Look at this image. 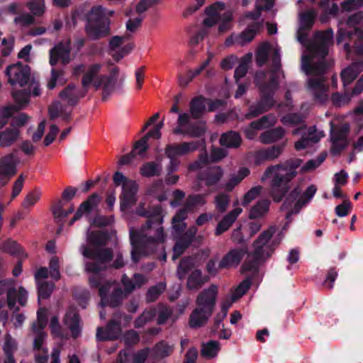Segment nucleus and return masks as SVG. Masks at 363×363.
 <instances>
[{
    "label": "nucleus",
    "mask_w": 363,
    "mask_h": 363,
    "mask_svg": "<svg viewBox=\"0 0 363 363\" xmlns=\"http://www.w3.org/2000/svg\"><path fill=\"white\" fill-rule=\"evenodd\" d=\"M4 292L7 293V303L11 310L18 311V308L15 307L17 298L21 305L26 304L28 298L27 291L21 286L16 290L13 281H0V295Z\"/></svg>",
    "instance_id": "obj_17"
},
{
    "label": "nucleus",
    "mask_w": 363,
    "mask_h": 363,
    "mask_svg": "<svg viewBox=\"0 0 363 363\" xmlns=\"http://www.w3.org/2000/svg\"><path fill=\"white\" fill-rule=\"evenodd\" d=\"M272 54V60L274 70L272 74L270 82L265 84L267 74L260 71L255 75V82L262 94L261 100L256 104H252L249 108L248 113L245 115L247 118H252L268 111L274 106V101L272 95L278 86L277 79L279 78L282 73L279 70L281 66L280 48L277 46H272L268 43L261 44L255 55L256 63L258 66H262L267 60L269 55Z\"/></svg>",
    "instance_id": "obj_5"
},
{
    "label": "nucleus",
    "mask_w": 363,
    "mask_h": 363,
    "mask_svg": "<svg viewBox=\"0 0 363 363\" xmlns=\"http://www.w3.org/2000/svg\"><path fill=\"white\" fill-rule=\"evenodd\" d=\"M250 285L251 281L249 279L242 281L232 293L231 296L233 298V300L237 301L242 297L248 291Z\"/></svg>",
    "instance_id": "obj_55"
},
{
    "label": "nucleus",
    "mask_w": 363,
    "mask_h": 363,
    "mask_svg": "<svg viewBox=\"0 0 363 363\" xmlns=\"http://www.w3.org/2000/svg\"><path fill=\"white\" fill-rule=\"evenodd\" d=\"M155 310V315L158 314L157 323L160 325L164 324L168 318H170L172 322L177 319V316L174 317L172 315V311L166 306H160Z\"/></svg>",
    "instance_id": "obj_48"
},
{
    "label": "nucleus",
    "mask_w": 363,
    "mask_h": 363,
    "mask_svg": "<svg viewBox=\"0 0 363 363\" xmlns=\"http://www.w3.org/2000/svg\"><path fill=\"white\" fill-rule=\"evenodd\" d=\"M28 6L32 13L35 16L42 15L45 10L44 0H32Z\"/></svg>",
    "instance_id": "obj_61"
},
{
    "label": "nucleus",
    "mask_w": 363,
    "mask_h": 363,
    "mask_svg": "<svg viewBox=\"0 0 363 363\" xmlns=\"http://www.w3.org/2000/svg\"><path fill=\"white\" fill-rule=\"evenodd\" d=\"M363 70V63L354 62L342 69L341 72V78L343 85L345 86L353 82L359 73Z\"/></svg>",
    "instance_id": "obj_31"
},
{
    "label": "nucleus",
    "mask_w": 363,
    "mask_h": 363,
    "mask_svg": "<svg viewBox=\"0 0 363 363\" xmlns=\"http://www.w3.org/2000/svg\"><path fill=\"white\" fill-rule=\"evenodd\" d=\"M247 252L246 247L232 249L222 258L218 267L225 269L237 267Z\"/></svg>",
    "instance_id": "obj_22"
},
{
    "label": "nucleus",
    "mask_w": 363,
    "mask_h": 363,
    "mask_svg": "<svg viewBox=\"0 0 363 363\" xmlns=\"http://www.w3.org/2000/svg\"><path fill=\"white\" fill-rule=\"evenodd\" d=\"M276 123L277 117L273 114H268L257 121H254L253 125H257L258 129L263 130L273 127Z\"/></svg>",
    "instance_id": "obj_49"
},
{
    "label": "nucleus",
    "mask_w": 363,
    "mask_h": 363,
    "mask_svg": "<svg viewBox=\"0 0 363 363\" xmlns=\"http://www.w3.org/2000/svg\"><path fill=\"white\" fill-rule=\"evenodd\" d=\"M113 13V11H106L101 6H94L87 16L86 30L88 36L91 39H98L108 35L110 32L108 17Z\"/></svg>",
    "instance_id": "obj_13"
},
{
    "label": "nucleus",
    "mask_w": 363,
    "mask_h": 363,
    "mask_svg": "<svg viewBox=\"0 0 363 363\" xmlns=\"http://www.w3.org/2000/svg\"><path fill=\"white\" fill-rule=\"evenodd\" d=\"M74 206H72L67 211H64L62 209V204L61 201L55 205L52 208V213L55 219H57L59 221L66 218L68 215L74 212Z\"/></svg>",
    "instance_id": "obj_56"
},
{
    "label": "nucleus",
    "mask_w": 363,
    "mask_h": 363,
    "mask_svg": "<svg viewBox=\"0 0 363 363\" xmlns=\"http://www.w3.org/2000/svg\"><path fill=\"white\" fill-rule=\"evenodd\" d=\"M86 91L85 89L83 91H79L76 89L75 85L69 84L60 93V96L68 104L73 105L79 98L84 96Z\"/></svg>",
    "instance_id": "obj_36"
},
{
    "label": "nucleus",
    "mask_w": 363,
    "mask_h": 363,
    "mask_svg": "<svg viewBox=\"0 0 363 363\" xmlns=\"http://www.w3.org/2000/svg\"><path fill=\"white\" fill-rule=\"evenodd\" d=\"M240 135L234 131H230L222 135L220 143L223 146L231 148H237L241 143Z\"/></svg>",
    "instance_id": "obj_40"
},
{
    "label": "nucleus",
    "mask_w": 363,
    "mask_h": 363,
    "mask_svg": "<svg viewBox=\"0 0 363 363\" xmlns=\"http://www.w3.org/2000/svg\"><path fill=\"white\" fill-rule=\"evenodd\" d=\"M206 203L204 195L196 194L188 196L183 208L180 209L172 218V234L177 238L186 229V224L184 220L189 213L197 206H203Z\"/></svg>",
    "instance_id": "obj_16"
},
{
    "label": "nucleus",
    "mask_w": 363,
    "mask_h": 363,
    "mask_svg": "<svg viewBox=\"0 0 363 363\" xmlns=\"http://www.w3.org/2000/svg\"><path fill=\"white\" fill-rule=\"evenodd\" d=\"M206 100L203 96L194 98L190 102V114L187 112H181L178 115L177 126L172 130L175 135H182L190 138H197L202 135L206 131V125L200 121L191 123L193 118H200L206 111Z\"/></svg>",
    "instance_id": "obj_6"
},
{
    "label": "nucleus",
    "mask_w": 363,
    "mask_h": 363,
    "mask_svg": "<svg viewBox=\"0 0 363 363\" xmlns=\"http://www.w3.org/2000/svg\"><path fill=\"white\" fill-rule=\"evenodd\" d=\"M101 65L94 64L90 65H79L74 69L75 75L83 74L82 84L83 89L86 90L90 86L96 89H103V99L107 98L113 91L117 82L118 69H112L110 75H99Z\"/></svg>",
    "instance_id": "obj_7"
},
{
    "label": "nucleus",
    "mask_w": 363,
    "mask_h": 363,
    "mask_svg": "<svg viewBox=\"0 0 363 363\" xmlns=\"http://www.w3.org/2000/svg\"><path fill=\"white\" fill-rule=\"evenodd\" d=\"M140 172L145 177H153L159 176L162 172L161 162H147L140 168Z\"/></svg>",
    "instance_id": "obj_38"
},
{
    "label": "nucleus",
    "mask_w": 363,
    "mask_h": 363,
    "mask_svg": "<svg viewBox=\"0 0 363 363\" xmlns=\"http://www.w3.org/2000/svg\"><path fill=\"white\" fill-rule=\"evenodd\" d=\"M325 157V154H321L318 157L308 160L305 164L301 166V172H308L315 170L324 162Z\"/></svg>",
    "instance_id": "obj_51"
},
{
    "label": "nucleus",
    "mask_w": 363,
    "mask_h": 363,
    "mask_svg": "<svg viewBox=\"0 0 363 363\" xmlns=\"http://www.w3.org/2000/svg\"><path fill=\"white\" fill-rule=\"evenodd\" d=\"M241 208H235L227 214L221 221H220L216 229V235H219L226 231L237 219L238 216L242 213Z\"/></svg>",
    "instance_id": "obj_33"
},
{
    "label": "nucleus",
    "mask_w": 363,
    "mask_h": 363,
    "mask_svg": "<svg viewBox=\"0 0 363 363\" xmlns=\"http://www.w3.org/2000/svg\"><path fill=\"white\" fill-rule=\"evenodd\" d=\"M301 163V160L296 159L291 168L283 164L270 166L261 177L262 182L270 181V195L275 201H279L286 196L281 210L286 211V219L292 214L297 213L313 199L317 191L316 186L311 184L303 194L299 187H294L286 194L291 189L290 181L296 175L294 169L300 167Z\"/></svg>",
    "instance_id": "obj_2"
},
{
    "label": "nucleus",
    "mask_w": 363,
    "mask_h": 363,
    "mask_svg": "<svg viewBox=\"0 0 363 363\" xmlns=\"http://www.w3.org/2000/svg\"><path fill=\"white\" fill-rule=\"evenodd\" d=\"M230 198L227 194L221 193L215 197V204L216 209L223 213L229 205Z\"/></svg>",
    "instance_id": "obj_57"
},
{
    "label": "nucleus",
    "mask_w": 363,
    "mask_h": 363,
    "mask_svg": "<svg viewBox=\"0 0 363 363\" xmlns=\"http://www.w3.org/2000/svg\"><path fill=\"white\" fill-rule=\"evenodd\" d=\"M363 23V13L359 12L350 16L346 22L338 24L337 44L343 43L344 50L348 54L351 47L358 54L363 53V29L359 26Z\"/></svg>",
    "instance_id": "obj_8"
},
{
    "label": "nucleus",
    "mask_w": 363,
    "mask_h": 363,
    "mask_svg": "<svg viewBox=\"0 0 363 363\" xmlns=\"http://www.w3.org/2000/svg\"><path fill=\"white\" fill-rule=\"evenodd\" d=\"M284 135L285 130L283 128L278 127L262 133L259 140L261 143L265 145L274 143L281 140Z\"/></svg>",
    "instance_id": "obj_34"
},
{
    "label": "nucleus",
    "mask_w": 363,
    "mask_h": 363,
    "mask_svg": "<svg viewBox=\"0 0 363 363\" xmlns=\"http://www.w3.org/2000/svg\"><path fill=\"white\" fill-rule=\"evenodd\" d=\"M147 194L156 198L160 201L167 199V191L162 180L153 182L147 189Z\"/></svg>",
    "instance_id": "obj_37"
},
{
    "label": "nucleus",
    "mask_w": 363,
    "mask_h": 363,
    "mask_svg": "<svg viewBox=\"0 0 363 363\" xmlns=\"http://www.w3.org/2000/svg\"><path fill=\"white\" fill-rule=\"evenodd\" d=\"M174 350V345L165 341H161L152 349V355L156 359H161L169 356Z\"/></svg>",
    "instance_id": "obj_39"
},
{
    "label": "nucleus",
    "mask_w": 363,
    "mask_h": 363,
    "mask_svg": "<svg viewBox=\"0 0 363 363\" xmlns=\"http://www.w3.org/2000/svg\"><path fill=\"white\" fill-rule=\"evenodd\" d=\"M135 213L141 216L152 217L139 230L133 227L129 228L132 246L131 259L136 263L143 257L155 252L164 242L166 235L162 226L163 216L160 206L156 207L153 213H149L141 206Z\"/></svg>",
    "instance_id": "obj_4"
},
{
    "label": "nucleus",
    "mask_w": 363,
    "mask_h": 363,
    "mask_svg": "<svg viewBox=\"0 0 363 363\" xmlns=\"http://www.w3.org/2000/svg\"><path fill=\"white\" fill-rule=\"evenodd\" d=\"M18 161L16 156L11 153L0 160V177L10 178L17 172Z\"/></svg>",
    "instance_id": "obj_27"
},
{
    "label": "nucleus",
    "mask_w": 363,
    "mask_h": 363,
    "mask_svg": "<svg viewBox=\"0 0 363 363\" xmlns=\"http://www.w3.org/2000/svg\"><path fill=\"white\" fill-rule=\"evenodd\" d=\"M218 294V288L211 285L203 290L196 300V307L191 312L189 325L191 328H199L204 326L211 317Z\"/></svg>",
    "instance_id": "obj_11"
},
{
    "label": "nucleus",
    "mask_w": 363,
    "mask_h": 363,
    "mask_svg": "<svg viewBox=\"0 0 363 363\" xmlns=\"http://www.w3.org/2000/svg\"><path fill=\"white\" fill-rule=\"evenodd\" d=\"M284 145V144L273 145L257 150L254 155L255 162L257 164H261L265 161H272L277 159L282 153Z\"/></svg>",
    "instance_id": "obj_24"
},
{
    "label": "nucleus",
    "mask_w": 363,
    "mask_h": 363,
    "mask_svg": "<svg viewBox=\"0 0 363 363\" xmlns=\"http://www.w3.org/2000/svg\"><path fill=\"white\" fill-rule=\"evenodd\" d=\"M194 267V259L190 257L184 258L180 262L177 269V276L183 279L186 273Z\"/></svg>",
    "instance_id": "obj_53"
},
{
    "label": "nucleus",
    "mask_w": 363,
    "mask_h": 363,
    "mask_svg": "<svg viewBox=\"0 0 363 363\" xmlns=\"http://www.w3.org/2000/svg\"><path fill=\"white\" fill-rule=\"evenodd\" d=\"M315 16L316 13L313 10H309L299 14L297 39L301 43L306 44L307 32L313 26Z\"/></svg>",
    "instance_id": "obj_21"
},
{
    "label": "nucleus",
    "mask_w": 363,
    "mask_h": 363,
    "mask_svg": "<svg viewBox=\"0 0 363 363\" xmlns=\"http://www.w3.org/2000/svg\"><path fill=\"white\" fill-rule=\"evenodd\" d=\"M41 196L42 191L40 189L35 188L29 191L22 202V207L25 209L33 207L40 200Z\"/></svg>",
    "instance_id": "obj_44"
},
{
    "label": "nucleus",
    "mask_w": 363,
    "mask_h": 363,
    "mask_svg": "<svg viewBox=\"0 0 363 363\" xmlns=\"http://www.w3.org/2000/svg\"><path fill=\"white\" fill-rule=\"evenodd\" d=\"M252 54L248 53L245 55L242 60L238 67H236L235 71V78L236 82H238L240 78L243 77L247 72L249 64L252 60Z\"/></svg>",
    "instance_id": "obj_46"
},
{
    "label": "nucleus",
    "mask_w": 363,
    "mask_h": 363,
    "mask_svg": "<svg viewBox=\"0 0 363 363\" xmlns=\"http://www.w3.org/2000/svg\"><path fill=\"white\" fill-rule=\"evenodd\" d=\"M70 41L66 40L55 45L50 51V64L54 66L58 61L62 64H68L71 61Z\"/></svg>",
    "instance_id": "obj_20"
},
{
    "label": "nucleus",
    "mask_w": 363,
    "mask_h": 363,
    "mask_svg": "<svg viewBox=\"0 0 363 363\" xmlns=\"http://www.w3.org/2000/svg\"><path fill=\"white\" fill-rule=\"evenodd\" d=\"M9 83L11 86L18 85L21 87L30 84V68L28 65L16 63L9 66L6 69Z\"/></svg>",
    "instance_id": "obj_18"
},
{
    "label": "nucleus",
    "mask_w": 363,
    "mask_h": 363,
    "mask_svg": "<svg viewBox=\"0 0 363 363\" xmlns=\"http://www.w3.org/2000/svg\"><path fill=\"white\" fill-rule=\"evenodd\" d=\"M121 332L120 324L117 322L116 318H115L108 323L104 330L101 328H98L96 337L101 341L114 340L119 337Z\"/></svg>",
    "instance_id": "obj_29"
},
{
    "label": "nucleus",
    "mask_w": 363,
    "mask_h": 363,
    "mask_svg": "<svg viewBox=\"0 0 363 363\" xmlns=\"http://www.w3.org/2000/svg\"><path fill=\"white\" fill-rule=\"evenodd\" d=\"M65 324L69 328L72 336L75 338L80 333L79 318L75 308H70L65 314Z\"/></svg>",
    "instance_id": "obj_32"
},
{
    "label": "nucleus",
    "mask_w": 363,
    "mask_h": 363,
    "mask_svg": "<svg viewBox=\"0 0 363 363\" xmlns=\"http://www.w3.org/2000/svg\"><path fill=\"white\" fill-rule=\"evenodd\" d=\"M101 197L97 194H91L84 202H83L75 213L73 218L70 220L69 225H72L79 219L84 214L89 213L94 211L99 204Z\"/></svg>",
    "instance_id": "obj_26"
},
{
    "label": "nucleus",
    "mask_w": 363,
    "mask_h": 363,
    "mask_svg": "<svg viewBox=\"0 0 363 363\" xmlns=\"http://www.w3.org/2000/svg\"><path fill=\"white\" fill-rule=\"evenodd\" d=\"M274 232V228H269L264 231L253 242V249L247 255L246 261L242 266V272L257 273L259 266L272 256L274 250L273 246L274 241L269 242V240Z\"/></svg>",
    "instance_id": "obj_10"
},
{
    "label": "nucleus",
    "mask_w": 363,
    "mask_h": 363,
    "mask_svg": "<svg viewBox=\"0 0 363 363\" xmlns=\"http://www.w3.org/2000/svg\"><path fill=\"white\" fill-rule=\"evenodd\" d=\"M38 291V301L41 299H47L52 294L55 284L48 281H43L41 284H37Z\"/></svg>",
    "instance_id": "obj_50"
},
{
    "label": "nucleus",
    "mask_w": 363,
    "mask_h": 363,
    "mask_svg": "<svg viewBox=\"0 0 363 363\" xmlns=\"http://www.w3.org/2000/svg\"><path fill=\"white\" fill-rule=\"evenodd\" d=\"M26 179V176L21 174L16 180L13 182L12 186L11 199H13L18 196L21 192L23 185Z\"/></svg>",
    "instance_id": "obj_60"
},
{
    "label": "nucleus",
    "mask_w": 363,
    "mask_h": 363,
    "mask_svg": "<svg viewBox=\"0 0 363 363\" xmlns=\"http://www.w3.org/2000/svg\"><path fill=\"white\" fill-rule=\"evenodd\" d=\"M250 173L248 169L243 167L241 168L237 174H233L229 180L224 184V189L228 191H231L237 186L245 177Z\"/></svg>",
    "instance_id": "obj_42"
},
{
    "label": "nucleus",
    "mask_w": 363,
    "mask_h": 363,
    "mask_svg": "<svg viewBox=\"0 0 363 363\" xmlns=\"http://www.w3.org/2000/svg\"><path fill=\"white\" fill-rule=\"evenodd\" d=\"M107 240V236L101 230L92 231L89 230L86 234V245L80 247V252L84 257L89 259L85 262V270L90 275L89 282L91 287H99L101 296L100 306L105 307L111 306H116L121 300L123 292L121 289H114L111 298L108 297L107 291L111 288V284L105 283L101 272L106 267V264L112 257V253L108 250H101Z\"/></svg>",
    "instance_id": "obj_1"
},
{
    "label": "nucleus",
    "mask_w": 363,
    "mask_h": 363,
    "mask_svg": "<svg viewBox=\"0 0 363 363\" xmlns=\"http://www.w3.org/2000/svg\"><path fill=\"white\" fill-rule=\"evenodd\" d=\"M220 350V345L217 341H210L202 346L201 354L206 358L216 357Z\"/></svg>",
    "instance_id": "obj_47"
},
{
    "label": "nucleus",
    "mask_w": 363,
    "mask_h": 363,
    "mask_svg": "<svg viewBox=\"0 0 363 363\" xmlns=\"http://www.w3.org/2000/svg\"><path fill=\"white\" fill-rule=\"evenodd\" d=\"M281 123L286 126H296L303 121V116L298 114H289L281 118Z\"/></svg>",
    "instance_id": "obj_58"
},
{
    "label": "nucleus",
    "mask_w": 363,
    "mask_h": 363,
    "mask_svg": "<svg viewBox=\"0 0 363 363\" xmlns=\"http://www.w3.org/2000/svg\"><path fill=\"white\" fill-rule=\"evenodd\" d=\"M166 288L165 283L160 282L151 287L147 294V300L150 302L155 301L158 296L164 291Z\"/></svg>",
    "instance_id": "obj_54"
},
{
    "label": "nucleus",
    "mask_w": 363,
    "mask_h": 363,
    "mask_svg": "<svg viewBox=\"0 0 363 363\" xmlns=\"http://www.w3.org/2000/svg\"><path fill=\"white\" fill-rule=\"evenodd\" d=\"M21 137V132L16 127H6L0 130V147H9L17 142Z\"/></svg>",
    "instance_id": "obj_28"
},
{
    "label": "nucleus",
    "mask_w": 363,
    "mask_h": 363,
    "mask_svg": "<svg viewBox=\"0 0 363 363\" xmlns=\"http://www.w3.org/2000/svg\"><path fill=\"white\" fill-rule=\"evenodd\" d=\"M262 187L257 186L251 188L245 195L242 200V205L247 206L254 199H255L261 193Z\"/></svg>",
    "instance_id": "obj_62"
},
{
    "label": "nucleus",
    "mask_w": 363,
    "mask_h": 363,
    "mask_svg": "<svg viewBox=\"0 0 363 363\" xmlns=\"http://www.w3.org/2000/svg\"><path fill=\"white\" fill-rule=\"evenodd\" d=\"M333 40L332 29L317 32L313 41L306 45V48L301 57L302 69L310 76L308 89L320 102L325 101L328 98V87L325 84L323 74L330 65V62L325 57Z\"/></svg>",
    "instance_id": "obj_3"
},
{
    "label": "nucleus",
    "mask_w": 363,
    "mask_h": 363,
    "mask_svg": "<svg viewBox=\"0 0 363 363\" xmlns=\"http://www.w3.org/2000/svg\"><path fill=\"white\" fill-rule=\"evenodd\" d=\"M274 0H257L256 3V12L248 13L240 19V23L247 25V28L238 35H231L225 40L227 45L235 43L244 45L253 40L257 33L262 28L264 21L259 19L260 11L269 10L274 6Z\"/></svg>",
    "instance_id": "obj_9"
},
{
    "label": "nucleus",
    "mask_w": 363,
    "mask_h": 363,
    "mask_svg": "<svg viewBox=\"0 0 363 363\" xmlns=\"http://www.w3.org/2000/svg\"><path fill=\"white\" fill-rule=\"evenodd\" d=\"M155 316V310L153 308L146 309L135 322L136 328L143 327L147 323L152 320Z\"/></svg>",
    "instance_id": "obj_52"
},
{
    "label": "nucleus",
    "mask_w": 363,
    "mask_h": 363,
    "mask_svg": "<svg viewBox=\"0 0 363 363\" xmlns=\"http://www.w3.org/2000/svg\"><path fill=\"white\" fill-rule=\"evenodd\" d=\"M269 201L268 200H259L251 208L250 217L251 218H257L265 215L269 210Z\"/></svg>",
    "instance_id": "obj_43"
},
{
    "label": "nucleus",
    "mask_w": 363,
    "mask_h": 363,
    "mask_svg": "<svg viewBox=\"0 0 363 363\" xmlns=\"http://www.w3.org/2000/svg\"><path fill=\"white\" fill-rule=\"evenodd\" d=\"M349 125L345 124L342 128L331 131L332 152L337 154L344 149L347 144V133Z\"/></svg>",
    "instance_id": "obj_23"
},
{
    "label": "nucleus",
    "mask_w": 363,
    "mask_h": 363,
    "mask_svg": "<svg viewBox=\"0 0 363 363\" xmlns=\"http://www.w3.org/2000/svg\"><path fill=\"white\" fill-rule=\"evenodd\" d=\"M113 180L116 186L122 188V192L119 197L120 208L121 211L124 212L136 203L138 185L135 181L128 179L119 172L114 174Z\"/></svg>",
    "instance_id": "obj_14"
},
{
    "label": "nucleus",
    "mask_w": 363,
    "mask_h": 363,
    "mask_svg": "<svg viewBox=\"0 0 363 363\" xmlns=\"http://www.w3.org/2000/svg\"><path fill=\"white\" fill-rule=\"evenodd\" d=\"M207 281V277L202 275L201 270L196 269L191 273L188 278L187 287L189 289H196Z\"/></svg>",
    "instance_id": "obj_41"
},
{
    "label": "nucleus",
    "mask_w": 363,
    "mask_h": 363,
    "mask_svg": "<svg viewBox=\"0 0 363 363\" xmlns=\"http://www.w3.org/2000/svg\"><path fill=\"white\" fill-rule=\"evenodd\" d=\"M189 244V243L182 238L177 239L173 248L172 259H177L184 252V250L187 247Z\"/></svg>",
    "instance_id": "obj_63"
},
{
    "label": "nucleus",
    "mask_w": 363,
    "mask_h": 363,
    "mask_svg": "<svg viewBox=\"0 0 363 363\" xmlns=\"http://www.w3.org/2000/svg\"><path fill=\"white\" fill-rule=\"evenodd\" d=\"M206 17L203 21V28L191 38L190 43L191 45L199 43L208 33L207 28L214 26L218 21H220L218 28L220 33H223L230 28L232 13L225 10V6L223 3L217 2L208 7L206 9Z\"/></svg>",
    "instance_id": "obj_12"
},
{
    "label": "nucleus",
    "mask_w": 363,
    "mask_h": 363,
    "mask_svg": "<svg viewBox=\"0 0 363 363\" xmlns=\"http://www.w3.org/2000/svg\"><path fill=\"white\" fill-rule=\"evenodd\" d=\"M147 278L140 274H135L133 279L128 278L125 274H124L121 279L125 291L128 293L133 291L135 289L140 288L147 282Z\"/></svg>",
    "instance_id": "obj_35"
},
{
    "label": "nucleus",
    "mask_w": 363,
    "mask_h": 363,
    "mask_svg": "<svg viewBox=\"0 0 363 363\" xmlns=\"http://www.w3.org/2000/svg\"><path fill=\"white\" fill-rule=\"evenodd\" d=\"M33 90L34 96H38L40 94L38 83L34 80L30 81L29 89H23L19 91H13L12 96L18 105V108H21L29 102L30 91Z\"/></svg>",
    "instance_id": "obj_25"
},
{
    "label": "nucleus",
    "mask_w": 363,
    "mask_h": 363,
    "mask_svg": "<svg viewBox=\"0 0 363 363\" xmlns=\"http://www.w3.org/2000/svg\"><path fill=\"white\" fill-rule=\"evenodd\" d=\"M37 321L32 325L33 333L35 335L33 347L35 350L42 351L43 355L35 354L36 363H46L48 359V350L44 347L46 335L43 329L47 325V311L45 308H40L37 312Z\"/></svg>",
    "instance_id": "obj_15"
},
{
    "label": "nucleus",
    "mask_w": 363,
    "mask_h": 363,
    "mask_svg": "<svg viewBox=\"0 0 363 363\" xmlns=\"http://www.w3.org/2000/svg\"><path fill=\"white\" fill-rule=\"evenodd\" d=\"M351 209V202L348 199H345L341 204L335 207V211L337 216L345 217L349 214Z\"/></svg>",
    "instance_id": "obj_64"
},
{
    "label": "nucleus",
    "mask_w": 363,
    "mask_h": 363,
    "mask_svg": "<svg viewBox=\"0 0 363 363\" xmlns=\"http://www.w3.org/2000/svg\"><path fill=\"white\" fill-rule=\"evenodd\" d=\"M128 37L124 36H113L109 41V48L111 51L113 57L118 61L123 57L129 54L134 48V45L132 43H127Z\"/></svg>",
    "instance_id": "obj_19"
},
{
    "label": "nucleus",
    "mask_w": 363,
    "mask_h": 363,
    "mask_svg": "<svg viewBox=\"0 0 363 363\" xmlns=\"http://www.w3.org/2000/svg\"><path fill=\"white\" fill-rule=\"evenodd\" d=\"M213 57L212 54H209L208 57L198 68L189 72V79L184 80L182 77H179V84L181 86H186L197 75H199L209 64Z\"/></svg>",
    "instance_id": "obj_45"
},
{
    "label": "nucleus",
    "mask_w": 363,
    "mask_h": 363,
    "mask_svg": "<svg viewBox=\"0 0 363 363\" xmlns=\"http://www.w3.org/2000/svg\"><path fill=\"white\" fill-rule=\"evenodd\" d=\"M59 266H60V260L58 257L54 256L52 257L49 263V274L50 277L55 279V280H59L60 278V272L59 270Z\"/></svg>",
    "instance_id": "obj_59"
},
{
    "label": "nucleus",
    "mask_w": 363,
    "mask_h": 363,
    "mask_svg": "<svg viewBox=\"0 0 363 363\" xmlns=\"http://www.w3.org/2000/svg\"><path fill=\"white\" fill-rule=\"evenodd\" d=\"M223 170L219 166H213L206 169L199 177V180L206 186L216 185L223 177Z\"/></svg>",
    "instance_id": "obj_30"
}]
</instances>
